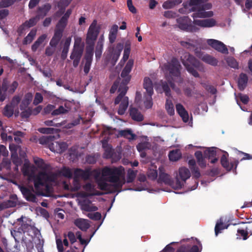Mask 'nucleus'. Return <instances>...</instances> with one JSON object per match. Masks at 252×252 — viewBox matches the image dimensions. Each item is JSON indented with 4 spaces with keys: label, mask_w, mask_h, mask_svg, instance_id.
Here are the masks:
<instances>
[{
    "label": "nucleus",
    "mask_w": 252,
    "mask_h": 252,
    "mask_svg": "<svg viewBox=\"0 0 252 252\" xmlns=\"http://www.w3.org/2000/svg\"><path fill=\"white\" fill-rule=\"evenodd\" d=\"M22 171L24 176H28L30 180L33 181L36 193L37 195L43 194L40 187H47L48 183L54 181L55 179L54 174L46 171H41L35 174L34 167L31 166L28 163L24 164Z\"/></svg>",
    "instance_id": "1"
},
{
    "label": "nucleus",
    "mask_w": 252,
    "mask_h": 252,
    "mask_svg": "<svg viewBox=\"0 0 252 252\" xmlns=\"http://www.w3.org/2000/svg\"><path fill=\"white\" fill-rule=\"evenodd\" d=\"M125 168L122 166L109 167L106 166L102 170V175L107 177V181L113 183L115 190L118 192L122 191L123 185L126 183Z\"/></svg>",
    "instance_id": "2"
},
{
    "label": "nucleus",
    "mask_w": 252,
    "mask_h": 252,
    "mask_svg": "<svg viewBox=\"0 0 252 252\" xmlns=\"http://www.w3.org/2000/svg\"><path fill=\"white\" fill-rule=\"evenodd\" d=\"M182 63L186 67L187 71L195 77H199V74L194 69L199 66V62L192 55L189 53H186L183 59H182Z\"/></svg>",
    "instance_id": "3"
},
{
    "label": "nucleus",
    "mask_w": 252,
    "mask_h": 252,
    "mask_svg": "<svg viewBox=\"0 0 252 252\" xmlns=\"http://www.w3.org/2000/svg\"><path fill=\"white\" fill-rule=\"evenodd\" d=\"M100 27L97 26V21L94 20L89 27L86 38V49L89 48L94 50V42L99 33Z\"/></svg>",
    "instance_id": "4"
},
{
    "label": "nucleus",
    "mask_w": 252,
    "mask_h": 252,
    "mask_svg": "<svg viewBox=\"0 0 252 252\" xmlns=\"http://www.w3.org/2000/svg\"><path fill=\"white\" fill-rule=\"evenodd\" d=\"M84 47L81 45L80 41L75 40L69 57L70 60H67V62L69 63L71 60L72 61L73 67H77L80 63Z\"/></svg>",
    "instance_id": "5"
},
{
    "label": "nucleus",
    "mask_w": 252,
    "mask_h": 252,
    "mask_svg": "<svg viewBox=\"0 0 252 252\" xmlns=\"http://www.w3.org/2000/svg\"><path fill=\"white\" fill-rule=\"evenodd\" d=\"M181 64L177 59L173 58L171 62L167 66V69L169 70L170 78H175L174 81L177 83H181L183 79L181 77Z\"/></svg>",
    "instance_id": "6"
},
{
    "label": "nucleus",
    "mask_w": 252,
    "mask_h": 252,
    "mask_svg": "<svg viewBox=\"0 0 252 252\" xmlns=\"http://www.w3.org/2000/svg\"><path fill=\"white\" fill-rule=\"evenodd\" d=\"M191 19L188 16L181 17L177 19L178 27L182 30L188 32H196L199 29L191 23Z\"/></svg>",
    "instance_id": "7"
},
{
    "label": "nucleus",
    "mask_w": 252,
    "mask_h": 252,
    "mask_svg": "<svg viewBox=\"0 0 252 252\" xmlns=\"http://www.w3.org/2000/svg\"><path fill=\"white\" fill-rule=\"evenodd\" d=\"M56 137L54 135L43 136L39 138V143L42 145H48L49 149L52 152L60 153L59 142L54 141Z\"/></svg>",
    "instance_id": "8"
},
{
    "label": "nucleus",
    "mask_w": 252,
    "mask_h": 252,
    "mask_svg": "<svg viewBox=\"0 0 252 252\" xmlns=\"http://www.w3.org/2000/svg\"><path fill=\"white\" fill-rule=\"evenodd\" d=\"M133 63V60L131 59L129 60L127 62L126 66L122 70L121 73V77L123 78V80L120 85V86L127 87V85L129 83L131 80V76L129 73L132 70Z\"/></svg>",
    "instance_id": "9"
},
{
    "label": "nucleus",
    "mask_w": 252,
    "mask_h": 252,
    "mask_svg": "<svg viewBox=\"0 0 252 252\" xmlns=\"http://www.w3.org/2000/svg\"><path fill=\"white\" fill-rule=\"evenodd\" d=\"M20 189L27 201L33 203H36L37 202L36 195H38L36 193V189H35L34 190L32 187L28 188L25 186H21L20 188ZM41 195L43 196L44 194L43 193Z\"/></svg>",
    "instance_id": "10"
},
{
    "label": "nucleus",
    "mask_w": 252,
    "mask_h": 252,
    "mask_svg": "<svg viewBox=\"0 0 252 252\" xmlns=\"http://www.w3.org/2000/svg\"><path fill=\"white\" fill-rule=\"evenodd\" d=\"M211 7V3H207L203 4L201 2L200 7H198V11L193 13L192 17L193 18L211 17L213 16V11H205V10L210 9Z\"/></svg>",
    "instance_id": "11"
},
{
    "label": "nucleus",
    "mask_w": 252,
    "mask_h": 252,
    "mask_svg": "<svg viewBox=\"0 0 252 252\" xmlns=\"http://www.w3.org/2000/svg\"><path fill=\"white\" fill-rule=\"evenodd\" d=\"M190 177V173L189 169L183 167L179 169V176L176 179V186L177 189H181L185 182Z\"/></svg>",
    "instance_id": "12"
},
{
    "label": "nucleus",
    "mask_w": 252,
    "mask_h": 252,
    "mask_svg": "<svg viewBox=\"0 0 252 252\" xmlns=\"http://www.w3.org/2000/svg\"><path fill=\"white\" fill-rule=\"evenodd\" d=\"M196 56L205 63L216 66L218 65V61L215 57L206 54H204L198 49L195 50Z\"/></svg>",
    "instance_id": "13"
},
{
    "label": "nucleus",
    "mask_w": 252,
    "mask_h": 252,
    "mask_svg": "<svg viewBox=\"0 0 252 252\" xmlns=\"http://www.w3.org/2000/svg\"><path fill=\"white\" fill-rule=\"evenodd\" d=\"M207 44L217 51L224 54L228 53L226 45L222 42L214 39L207 40Z\"/></svg>",
    "instance_id": "14"
},
{
    "label": "nucleus",
    "mask_w": 252,
    "mask_h": 252,
    "mask_svg": "<svg viewBox=\"0 0 252 252\" xmlns=\"http://www.w3.org/2000/svg\"><path fill=\"white\" fill-rule=\"evenodd\" d=\"M93 55L94 50H92V48H89V49H86V54L84 57L85 62L83 69L85 74H88L90 71L93 61Z\"/></svg>",
    "instance_id": "15"
},
{
    "label": "nucleus",
    "mask_w": 252,
    "mask_h": 252,
    "mask_svg": "<svg viewBox=\"0 0 252 252\" xmlns=\"http://www.w3.org/2000/svg\"><path fill=\"white\" fill-rule=\"evenodd\" d=\"M228 156V153L227 152H225V153L221 157L220 163L221 165L225 169H226V170L230 171L234 168V166L235 168H236L239 163V161L238 160H236L234 162L229 163L227 159Z\"/></svg>",
    "instance_id": "16"
},
{
    "label": "nucleus",
    "mask_w": 252,
    "mask_h": 252,
    "mask_svg": "<svg viewBox=\"0 0 252 252\" xmlns=\"http://www.w3.org/2000/svg\"><path fill=\"white\" fill-rule=\"evenodd\" d=\"M123 48V44L119 43L117 44L115 49H113V51L111 55V59L110 61V63L112 65H115L118 61Z\"/></svg>",
    "instance_id": "17"
},
{
    "label": "nucleus",
    "mask_w": 252,
    "mask_h": 252,
    "mask_svg": "<svg viewBox=\"0 0 252 252\" xmlns=\"http://www.w3.org/2000/svg\"><path fill=\"white\" fill-rule=\"evenodd\" d=\"M92 174V172L90 168L83 170L80 168H76L74 170V175L79 179L81 178L84 180H88Z\"/></svg>",
    "instance_id": "18"
},
{
    "label": "nucleus",
    "mask_w": 252,
    "mask_h": 252,
    "mask_svg": "<svg viewBox=\"0 0 252 252\" xmlns=\"http://www.w3.org/2000/svg\"><path fill=\"white\" fill-rule=\"evenodd\" d=\"M193 24L203 28L214 27L216 24V21L214 19H206L203 20H194Z\"/></svg>",
    "instance_id": "19"
},
{
    "label": "nucleus",
    "mask_w": 252,
    "mask_h": 252,
    "mask_svg": "<svg viewBox=\"0 0 252 252\" xmlns=\"http://www.w3.org/2000/svg\"><path fill=\"white\" fill-rule=\"evenodd\" d=\"M202 250V246H200V249L197 245L191 246L189 244L182 245L179 247L176 252H200Z\"/></svg>",
    "instance_id": "20"
},
{
    "label": "nucleus",
    "mask_w": 252,
    "mask_h": 252,
    "mask_svg": "<svg viewBox=\"0 0 252 252\" xmlns=\"http://www.w3.org/2000/svg\"><path fill=\"white\" fill-rule=\"evenodd\" d=\"M56 243L58 252H63L64 251L63 246L66 247L69 246V242L67 239L66 234L63 233V239L57 236L56 237Z\"/></svg>",
    "instance_id": "21"
},
{
    "label": "nucleus",
    "mask_w": 252,
    "mask_h": 252,
    "mask_svg": "<svg viewBox=\"0 0 252 252\" xmlns=\"http://www.w3.org/2000/svg\"><path fill=\"white\" fill-rule=\"evenodd\" d=\"M98 188L104 191H107L108 192L113 193L116 191L118 192V190H115L114 189V185L108 184L103 179H100L97 182Z\"/></svg>",
    "instance_id": "22"
},
{
    "label": "nucleus",
    "mask_w": 252,
    "mask_h": 252,
    "mask_svg": "<svg viewBox=\"0 0 252 252\" xmlns=\"http://www.w3.org/2000/svg\"><path fill=\"white\" fill-rule=\"evenodd\" d=\"M102 147L104 149L103 157L109 159L113 157L115 155H117L116 152L113 149L112 146L106 142H102Z\"/></svg>",
    "instance_id": "23"
},
{
    "label": "nucleus",
    "mask_w": 252,
    "mask_h": 252,
    "mask_svg": "<svg viewBox=\"0 0 252 252\" xmlns=\"http://www.w3.org/2000/svg\"><path fill=\"white\" fill-rule=\"evenodd\" d=\"M51 4L49 3H47L41 6H39L37 9V17L39 19L43 18L46 16L48 12L51 9Z\"/></svg>",
    "instance_id": "24"
},
{
    "label": "nucleus",
    "mask_w": 252,
    "mask_h": 252,
    "mask_svg": "<svg viewBox=\"0 0 252 252\" xmlns=\"http://www.w3.org/2000/svg\"><path fill=\"white\" fill-rule=\"evenodd\" d=\"M176 111L178 114L182 118L184 122L187 123L189 121V114L184 108V107L180 103H178L176 105Z\"/></svg>",
    "instance_id": "25"
},
{
    "label": "nucleus",
    "mask_w": 252,
    "mask_h": 252,
    "mask_svg": "<svg viewBox=\"0 0 252 252\" xmlns=\"http://www.w3.org/2000/svg\"><path fill=\"white\" fill-rule=\"evenodd\" d=\"M129 115L131 119L137 122H142L144 120V117L139 110L131 106L129 108Z\"/></svg>",
    "instance_id": "26"
},
{
    "label": "nucleus",
    "mask_w": 252,
    "mask_h": 252,
    "mask_svg": "<svg viewBox=\"0 0 252 252\" xmlns=\"http://www.w3.org/2000/svg\"><path fill=\"white\" fill-rule=\"evenodd\" d=\"M17 198L16 195H12L11 196L10 199L4 201L0 204V210H2L5 208L13 207L17 205Z\"/></svg>",
    "instance_id": "27"
},
{
    "label": "nucleus",
    "mask_w": 252,
    "mask_h": 252,
    "mask_svg": "<svg viewBox=\"0 0 252 252\" xmlns=\"http://www.w3.org/2000/svg\"><path fill=\"white\" fill-rule=\"evenodd\" d=\"M127 90L128 87L119 86L118 92L120 93L115 99L114 103L115 105L118 104L120 102H122V100L124 99V98L126 97L125 94H126Z\"/></svg>",
    "instance_id": "28"
},
{
    "label": "nucleus",
    "mask_w": 252,
    "mask_h": 252,
    "mask_svg": "<svg viewBox=\"0 0 252 252\" xmlns=\"http://www.w3.org/2000/svg\"><path fill=\"white\" fill-rule=\"evenodd\" d=\"M248 81V77L247 75L244 73H241L238 78V86L240 91H243L247 86Z\"/></svg>",
    "instance_id": "29"
},
{
    "label": "nucleus",
    "mask_w": 252,
    "mask_h": 252,
    "mask_svg": "<svg viewBox=\"0 0 252 252\" xmlns=\"http://www.w3.org/2000/svg\"><path fill=\"white\" fill-rule=\"evenodd\" d=\"M74 224L82 231H86L90 225L88 220L83 219H78L75 220Z\"/></svg>",
    "instance_id": "30"
},
{
    "label": "nucleus",
    "mask_w": 252,
    "mask_h": 252,
    "mask_svg": "<svg viewBox=\"0 0 252 252\" xmlns=\"http://www.w3.org/2000/svg\"><path fill=\"white\" fill-rule=\"evenodd\" d=\"M62 37L63 33H61V32L55 31L54 35L50 41L49 45L56 48Z\"/></svg>",
    "instance_id": "31"
},
{
    "label": "nucleus",
    "mask_w": 252,
    "mask_h": 252,
    "mask_svg": "<svg viewBox=\"0 0 252 252\" xmlns=\"http://www.w3.org/2000/svg\"><path fill=\"white\" fill-rule=\"evenodd\" d=\"M71 38L69 37L66 38L63 46V49L61 53V58L63 60L66 59L71 43Z\"/></svg>",
    "instance_id": "32"
},
{
    "label": "nucleus",
    "mask_w": 252,
    "mask_h": 252,
    "mask_svg": "<svg viewBox=\"0 0 252 252\" xmlns=\"http://www.w3.org/2000/svg\"><path fill=\"white\" fill-rule=\"evenodd\" d=\"M32 99V95L29 93L26 94L24 99L20 104V108L21 110L28 108Z\"/></svg>",
    "instance_id": "33"
},
{
    "label": "nucleus",
    "mask_w": 252,
    "mask_h": 252,
    "mask_svg": "<svg viewBox=\"0 0 252 252\" xmlns=\"http://www.w3.org/2000/svg\"><path fill=\"white\" fill-rule=\"evenodd\" d=\"M194 156L200 167L202 168H204L206 166V161L205 160L206 158H205L204 155H203L201 151H197L195 152Z\"/></svg>",
    "instance_id": "34"
},
{
    "label": "nucleus",
    "mask_w": 252,
    "mask_h": 252,
    "mask_svg": "<svg viewBox=\"0 0 252 252\" xmlns=\"http://www.w3.org/2000/svg\"><path fill=\"white\" fill-rule=\"evenodd\" d=\"M168 157L170 160L176 161L181 158L182 153L180 149L173 150L169 152Z\"/></svg>",
    "instance_id": "35"
},
{
    "label": "nucleus",
    "mask_w": 252,
    "mask_h": 252,
    "mask_svg": "<svg viewBox=\"0 0 252 252\" xmlns=\"http://www.w3.org/2000/svg\"><path fill=\"white\" fill-rule=\"evenodd\" d=\"M144 88L146 90L147 94H153L154 93L152 81L149 77H145L144 79Z\"/></svg>",
    "instance_id": "36"
},
{
    "label": "nucleus",
    "mask_w": 252,
    "mask_h": 252,
    "mask_svg": "<svg viewBox=\"0 0 252 252\" xmlns=\"http://www.w3.org/2000/svg\"><path fill=\"white\" fill-rule=\"evenodd\" d=\"M128 105V97H125L124 98V99L122 100L120 105L119 106V108L118 110V113L120 115H124L126 110L127 108Z\"/></svg>",
    "instance_id": "37"
},
{
    "label": "nucleus",
    "mask_w": 252,
    "mask_h": 252,
    "mask_svg": "<svg viewBox=\"0 0 252 252\" xmlns=\"http://www.w3.org/2000/svg\"><path fill=\"white\" fill-rule=\"evenodd\" d=\"M119 134L120 136L127 138L130 140L134 139L136 137V135L132 133V131L130 129L120 130L119 132Z\"/></svg>",
    "instance_id": "38"
},
{
    "label": "nucleus",
    "mask_w": 252,
    "mask_h": 252,
    "mask_svg": "<svg viewBox=\"0 0 252 252\" xmlns=\"http://www.w3.org/2000/svg\"><path fill=\"white\" fill-rule=\"evenodd\" d=\"M229 225V224L224 225L222 218H220V220H218V221L217 222L215 227V232L216 235L217 236L218 234L220 232V231L221 230L224 229H227Z\"/></svg>",
    "instance_id": "39"
},
{
    "label": "nucleus",
    "mask_w": 252,
    "mask_h": 252,
    "mask_svg": "<svg viewBox=\"0 0 252 252\" xmlns=\"http://www.w3.org/2000/svg\"><path fill=\"white\" fill-rule=\"evenodd\" d=\"M165 108L167 113L169 115L172 116L174 114V107L172 101L170 98H168L166 99L165 104Z\"/></svg>",
    "instance_id": "40"
},
{
    "label": "nucleus",
    "mask_w": 252,
    "mask_h": 252,
    "mask_svg": "<svg viewBox=\"0 0 252 252\" xmlns=\"http://www.w3.org/2000/svg\"><path fill=\"white\" fill-rule=\"evenodd\" d=\"M36 33V30L32 29L28 33V34L24 38L23 41L24 45H27L31 43L34 39Z\"/></svg>",
    "instance_id": "41"
},
{
    "label": "nucleus",
    "mask_w": 252,
    "mask_h": 252,
    "mask_svg": "<svg viewBox=\"0 0 252 252\" xmlns=\"http://www.w3.org/2000/svg\"><path fill=\"white\" fill-rule=\"evenodd\" d=\"M67 20L62 17L56 25L55 31H60L63 33L64 28L67 25Z\"/></svg>",
    "instance_id": "42"
},
{
    "label": "nucleus",
    "mask_w": 252,
    "mask_h": 252,
    "mask_svg": "<svg viewBox=\"0 0 252 252\" xmlns=\"http://www.w3.org/2000/svg\"><path fill=\"white\" fill-rule=\"evenodd\" d=\"M137 173V170H133L131 169H129L127 170L126 180V183H131L135 179Z\"/></svg>",
    "instance_id": "43"
},
{
    "label": "nucleus",
    "mask_w": 252,
    "mask_h": 252,
    "mask_svg": "<svg viewBox=\"0 0 252 252\" xmlns=\"http://www.w3.org/2000/svg\"><path fill=\"white\" fill-rule=\"evenodd\" d=\"M204 155L205 158L208 159L216 157L217 155L216 148L215 147L209 148L204 152Z\"/></svg>",
    "instance_id": "44"
},
{
    "label": "nucleus",
    "mask_w": 252,
    "mask_h": 252,
    "mask_svg": "<svg viewBox=\"0 0 252 252\" xmlns=\"http://www.w3.org/2000/svg\"><path fill=\"white\" fill-rule=\"evenodd\" d=\"M14 109L11 105L8 104L5 105L3 109V114L5 116L10 118L13 116Z\"/></svg>",
    "instance_id": "45"
},
{
    "label": "nucleus",
    "mask_w": 252,
    "mask_h": 252,
    "mask_svg": "<svg viewBox=\"0 0 252 252\" xmlns=\"http://www.w3.org/2000/svg\"><path fill=\"white\" fill-rule=\"evenodd\" d=\"M182 2V0H170L163 3L162 6L165 9L171 8L175 5Z\"/></svg>",
    "instance_id": "46"
},
{
    "label": "nucleus",
    "mask_w": 252,
    "mask_h": 252,
    "mask_svg": "<svg viewBox=\"0 0 252 252\" xmlns=\"http://www.w3.org/2000/svg\"><path fill=\"white\" fill-rule=\"evenodd\" d=\"M225 60L229 66L234 69H238V63L233 57H227Z\"/></svg>",
    "instance_id": "47"
},
{
    "label": "nucleus",
    "mask_w": 252,
    "mask_h": 252,
    "mask_svg": "<svg viewBox=\"0 0 252 252\" xmlns=\"http://www.w3.org/2000/svg\"><path fill=\"white\" fill-rule=\"evenodd\" d=\"M158 180L160 182L168 184L170 182V177L168 174L163 172L160 170Z\"/></svg>",
    "instance_id": "48"
},
{
    "label": "nucleus",
    "mask_w": 252,
    "mask_h": 252,
    "mask_svg": "<svg viewBox=\"0 0 252 252\" xmlns=\"http://www.w3.org/2000/svg\"><path fill=\"white\" fill-rule=\"evenodd\" d=\"M81 188L79 179L74 175L72 186L71 190L73 191H78Z\"/></svg>",
    "instance_id": "49"
},
{
    "label": "nucleus",
    "mask_w": 252,
    "mask_h": 252,
    "mask_svg": "<svg viewBox=\"0 0 252 252\" xmlns=\"http://www.w3.org/2000/svg\"><path fill=\"white\" fill-rule=\"evenodd\" d=\"M202 0H190L189 3V5L192 6L191 10L198 11V7H200Z\"/></svg>",
    "instance_id": "50"
},
{
    "label": "nucleus",
    "mask_w": 252,
    "mask_h": 252,
    "mask_svg": "<svg viewBox=\"0 0 252 252\" xmlns=\"http://www.w3.org/2000/svg\"><path fill=\"white\" fill-rule=\"evenodd\" d=\"M161 87L165 95L168 98L171 97V90L168 83L165 81L162 82Z\"/></svg>",
    "instance_id": "51"
},
{
    "label": "nucleus",
    "mask_w": 252,
    "mask_h": 252,
    "mask_svg": "<svg viewBox=\"0 0 252 252\" xmlns=\"http://www.w3.org/2000/svg\"><path fill=\"white\" fill-rule=\"evenodd\" d=\"M68 111V110L65 109L63 106H60L57 109H54L52 112V116H57L62 114H65Z\"/></svg>",
    "instance_id": "52"
},
{
    "label": "nucleus",
    "mask_w": 252,
    "mask_h": 252,
    "mask_svg": "<svg viewBox=\"0 0 252 252\" xmlns=\"http://www.w3.org/2000/svg\"><path fill=\"white\" fill-rule=\"evenodd\" d=\"M16 0H1L0 1V8L8 7L13 5Z\"/></svg>",
    "instance_id": "53"
},
{
    "label": "nucleus",
    "mask_w": 252,
    "mask_h": 252,
    "mask_svg": "<svg viewBox=\"0 0 252 252\" xmlns=\"http://www.w3.org/2000/svg\"><path fill=\"white\" fill-rule=\"evenodd\" d=\"M39 19L36 15L35 17H32L29 19V20L25 22L28 28H30L35 26L37 23Z\"/></svg>",
    "instance_id": "54"
},
{
    "label": "nucleus",
    "mask_w": 252,
    "mask_h": 252,
    "mask_svg": "<svg viewBox=\"0 0 252 252\" xmlns=\"http://www.w3.org/2000/svg\"><path fill=\"white\" fill-rule=\"evenodd\" d=\"M237 101L239 98L241 101L244 104H247L249 101V97L247 95L243 94L241 93H239L237 95L235 94Z\"/></svg>",
    "instance_id": "55"
},
{
    "label": "nucleus",
    "mask_w": 252,
    "mask_h": 252,
    "mask_svg": "<svg viewBox=\"0 0 252 252\" xmlns=\"http://www.w3.org/2000/svg\"><path fill=\"white\" fill-rule=\"evenodd\" d=\"M150 147V144L149 142H141L137 144L136 148L139 152L144 151L146 149H149Z\"/></svg>",
    "instance_id": "56"
},
{
    "label": "nucleus",
    "mask_w": 252,
    "mask_h": 252,
    "mask_svg": "<svg viewBox=\"0 0 252 252\" xmlns=\"http://www.w3.org/2000/svg\"><path fill=\"white\" fill-rule=\"evenodd\" d=\"M103 46L100 44V42H99V44H97L96 46L95 47V55L96 60L99 59L102 54Z\"/></svg>",
    "instance_id": "57"
},
{
    "label": "nucleus",
    "mask_w": 252,
    "mask_h": 252,
    "mask_svg": "<svg viewBox=\"0 0 252 252\" xmlns=\"http://www.w3.org/2000/svg\"><path fill=\"white\" fill-rule=\"evenodd\" d=\"M61 174L68 178H71L72 177V173L70 169L69 168L64 167L61 170Z\"/></svg>",
    "instance_id": "58"
},
{
    "label": "nucleus",
    "mask_w": 252,
    "mask_h": 252,
    "mask_svg": "<svg viewBox=\"0 0 252 252\" xmlns=\"http://www.w3.org/2000/svg\"><path fill=\"white\" fill-rule=\"evenodd\" d=\"M43 99V97L41 94L40 93H36L34 95L33 104L34 105H37L42 102Z\"/></svg>",
    "instance_id": "59"
},
{
    "label": "nucleus",
    "mask_w": 252,
    "mask_h": 252,
    "mask_svg": "<svg viewBox=\"0 0 252 252\" xmlns=\"http://www.w3.org/2000/svg\"><path fill=\"white\" fill-rule=\"evenodd\" d=\"M153 94H148V95L146 97V99L144 102V105L146 108H150L152 107L153 101L152 96Z\"/></svg>",
    "instance_id": "60"
},
{
    "label": "nucleus",
    "mask_w": 252,
    "mask_h": 252,
    "mask_svg": "<svg viewBox=\"0 0 252 252\" xmlns=\"http://www.w3.org/2000/svg\"><path fill=\"white\" fill-rule=\"evenodd\" d=\"M203 87L209 93L212 94H215L217 93V90L213 86L204 83L202 84Z\"/></svg>",
    "instance_id": "61"
},
{
    "label": "nucleus",
    "mask_w": 252,
    "mask_h": 252,
    "mask_svg": "<svg viewBox=\"0 0 252 252\" xmlns=\"http://www.w3.org/2000/svg\"><path fill=\"white\" fill-rule=\"evenodd\" d=\"M21 100V98L20 96H19L18 95L14 96L12 98L10 103L9 104L11 105V106L13 108H15L16 107H17L18 105L20 102Z\"/></svg>",
    "instance_id": "62"
},
{
    "label": "nucleus",
    "mask_w": 252,
    "mask_h": 252,
    "mask_svg": "<svg viewBox=\"0 0 252 252\" xmlns=\"http://www.w3.org/2000/svg\"><path fill=\"white\" fill-rule=\"evenodd\" d=\"M32 114V109L31 108H28L23 110L21 113V117L22 118H28Z\"/></svg>",
    "instance_id": "63"
},
{
    "label": "nucleus",
    "mask_w": 252,
    "mask_h": 252,
    "mask_svg": "<svg viewBox=\"0 0 252 252\" xmlns=\"http://www.w3.org/2000/svg\"><path fill=\"white\" fill-rule=\"evenodd\" d=\"M248 234L246 229H238L237 230V235L242 237L244 240H246L248 238Z\"/></svg>",
    "instance_id": "64"
}]
</instances>
